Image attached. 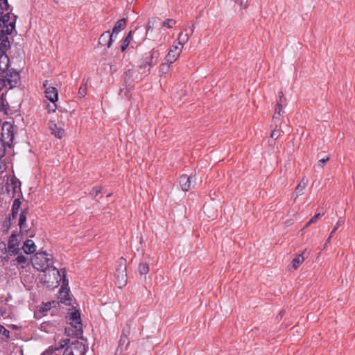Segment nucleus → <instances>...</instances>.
Returning a JSON list of instances; mask_svg holds the SVG:
<instances>
[{"label":"nucleus","instance_id":"1","mask_svg":"<svg viewBox=\"0 0 355 355\" xmlns=\"http://www.w3.org/2000/svg\"><path fill=\"white\" fill-rule=\"evenodd\" d=\"M47 257L48 254L46 252H37L31 260L33 267L37 270L43 272L51 269L55 271L57 275H60L59 270L53 266L52 259Z\"/></svg>","mask_w":355,"mask_h":355},{"label":"nucleus","instance_id":"2","mask_svg":"<svg viewBox=\"0 0 355 355\" xmlns=\"http://www.w3.org/2000/svg\"><path fill=\"white\" fill-rule=\"evenodd\" d=\"M114 277L115 284L119 288H121L125 286L127 282V273L126 259L125 258L121 257L116 261Z\"/></svg>","mask_w":355,"mask_h":355},{"label":"nucleus","instance_id":"3","mask_svg":"<svg viewBox=\"0 0 355 355\" xmlns=\"http://www.w3.org/2000/svg\"><path fill=\"white\" fill-rule=\"evenodd\" d=\"M88 349V346L83 343L75 340L70 342L64 351L63 355H85Z\"/></svg>","mask_w":355,"mask_h":355},{"label":"nucleus","instance_id":"4","mask_svg":"<svg viewBox=\"0 0 355 355\" xmlns=\"http://www.w3.org/2000/svg\"><path fill=\"white\" fill-rule=\"evenodd\" d=\"M0 77L5 78L10 89L15 87L20 80L19 72L13 68H9L6 71V73H3V76H0Z\"/></svg>","mask_w":355,"mask_h":355},{"label":"nucleus","instance_id":"5","mask_svg":"<svg viewBox=\"0 0 355 355\" xmlns=\"http://www.w3.org/2000/svg\"><path fill=\"white\" fill-rule=\"evenodd\" d=\"M1 137L3 141L5 139H8V141L5 142L8 146L10 147L14 139L13 126L10 123L6 121L3 123Z\"/></svg>","mask_w":355,"mask_h":355},{"label":"nucleus","instance_id":"6","mask_svg":"<svg viewBox=\"0 0 355 355\" xmlns=\"http://www.w3.org/2000/svg\"><path fill=\"white\" fill-rule=\"evenodd\" d=\"M64 333L67 336H71L72 338H75L77 339L83 340L84 338L83 336V327L80 325H73L68 327H65Z\"/></svg>","mask_w":355,"mask_h":355},{"label":"nucleus","instance_id":"7","mask_svg":"<svg viewBox=\"0 0 355 355\" xmlns=\"http://www.w3.org/2000/svg\"><path fill=\"white\" fill-rule=\"evenodd\" d=\"M138 73L133 69L127 70L123 74V85L126 87H132Z\"/></svg>","mask_w":355,"mask_h":355},{"label":"nucleus","instance_id":"8","mask_svg":"<svg viewBox=\"0 0 355 355\" xmlns=\"http://www.w3.org/2000/svg\"><path fill=\"white\" fill-rule=\"evenodd\" d=\"M160 55L159 50L155 49H152L148 54H146L144 57L148 62V69H147V73H150V68L156 65L158 62L159 57Z\"/></svg>","mask_w":355,"mask_h":355},{"label":"nucleus","instance_id":"9","mask_svg":"<svg viewBox=\"0 0 355 355\" xmlns=\"http://www.w3.org/2000/svg\"><path fill=\"white\" fill-rule=\"evenodd\" d=\"M7 31V30H0V53H6V51L11 48V43L6 33Z\"/></svg>","mask_w":355,"mask_h":355},{"label":"nucleus","instance_id":"10","mask_svg":"<svg viewBox=\"0 0 355 355\" xmlns=\"http://www.w3.org/2000/svg\"><path fill=\"white\" fill-rule=\"evenodd\" d=\"M114 41V34L109 31H105L99 37L98 44L101 46H107L110 48Z\"/></svg>","mask_w":355,"mask_h":355},{"label":"nucleus","instance_id":"11","mask_svg":"<svg viewBox=\"0 0 355 355\" xmlns=\"http://www.w3.org/2000/svg\"><path fill=\"white\" fill-rule=\"evenodd\" d=\"M130 341L128 338L125 335L121 336L115 355H124V353L127 350Z\"/></svg>","mask_w":355,"mask_h":355},{"label":"nucleus","instance_id":"12","mask_svg":"<svg viewBox=\"0 0 355 355\" xmlns=\"http://www.w3.org/2000/svg\"><path fill=\"white\" fill-rule=\"evenodd\" d=\"M180 52L181 49L179 46H172L165 58L166 61L173 64L178 59Z\"/></svg>","mask_w":355,"mask_h":355},{"label":"nucleus","instance_id":"13","mask_svg":"<svg viewBox=\"0 0 355 355\" xmlns=\"http://www.w3.org/2000/svg\"><path fill=\"white\" fill-rule=\"evenodd\" d=\"M195 179L192 175H182L180 178V184L182 189L188 191L191 188V182Z\"/></svg>","mask_w":355,"mask_h":355},{"label":"nucleus","instance_id":"14","mask_svg":"<svg viewBox=\"0 0 355 355\" xmlns=\"http://www.w3.org/2000/svg\"><path fill=\"white\" fill-rule=\"evenodd\" d=\"M69 314V316L67 317V318L70 325L73 326L74 324L80 325L81 327H83L80 313L78 310H75L74 311L71 312Z\"/></svg>","mask_w":355,"mask_h":355},{"label":"nucleus","instance_id":"15","mask_svg":"<svg viewBox=\"0 0 355 355\" xmlns=\"http://www.w3.org/2000/svg\"><path fill=\"white\" fill-rule=\"evenodd\" d=\"M10 68V58L7 53H0V76Z\"/></svg>","mask_w":355,"mask_h":355},{"label":"nucleus","instance_id":"16","mask_svg":"<svg viewBox=\"0 0 355 355\" xmlns=\"http://www.w3.org/2000/svg\"><path fill=\"white\" fill-rule=\"evenodd\" d=\"M45 96L51 103H55L58 99V92L55 87H49L46 88Z\"/></svg>","mask_w":355,"mask_h":355},{"label":"nucleus","instance_id":"17","mask_svg":"<svg viewBox=\"0 0 355 355\" xmlns=\"http://www.w3.org/2000/svg\"><path fill=\"white\" fill-rule=\"evenodd\" d=\"M49 127L51 131V134L55 135L56 137L61 139L64 136V130L61 128H58L55 123L50 121Z\"/></svg>","mask_w":355,"mask_h":355},{"label":"nucleus","instance_id":"18","mask_svg":"<svg viewBox=\"0 0 355 355\" xmlns=\"http://www.w3.org/2000/svg\"><path fill=\"white\" fill-rule=\"evenodd\" d=\"M22 249L26 254H30L35 252L36 245H35V243L32 240L27 239L24 243Z\"/></svg>","mask_w":355,"mask_h":355},{"label":"nucleus","instance_id":"19","mask_svg":"<svg viewBox=\"0 0 355 355\" xmlns=\"http://www.w3.org/2000/svg\"><path fill=\"white\" fill-rule=\"evenodd\" d=\"M69 288L67 289H60V302L62 303L65 304L66 305H71V299L69 297Z\"/></svg>","mask_w":355,"mask_h":355},{"label":"nucleus","instance_id":"20","mask_svg":"<svg viewBox=\"0 0 355 355\" xmlns=\"http://www.w3.org/2000/svg\"><path fill=\"white\" fill-rule=\"evenodd\" d=\"M127 24V19L125 18H122L118 20L114 24L112 33L114 35L119 33L120 31L124 29Z\"/></svg>","mask_w":355,"mask_h":355},{"label":"nucleus","instance_id":"21","mask_svg":"<svg viewBox=\"0 0 355 355\" xmlns=\"http://www.w3.org/2000/svg\"><path fill=\"white\" fill-rule=\"evenodd\" d=\"M21 204V202L19 198H16L14 200L11 209V214L9 215L11 216L12 219H15L17 216L18 215Z\"/></svg>","mask_w":355,"mask_h":355},{"label":"nucleus","instance_id":"22","mask_svg":"<svg viewBox=\"0 0 355 355\" xmlns=\"http://www.w3.org/2000/svg\"><path fill=\"white\" fill-rule=\"evenodd\" d=\"M3 10H0V28H2L8 23L10 19V14L12 8H11L10 11L6 14H3Z\"/></svg>","mask_w":355,"mask_h":355},{"label":"nucleus","instance_id":"23","mask_svg":"<svg viewBox=\"0 0 355 355\" xmlns=\"http://www.w3.org/2000/svg\"><path fill=\"white\" fill-rule=\"evenodd\" d=\"M10 185L12 189V197L15 196L17 192L19 191L21 193V182L17 178L15 177L12 178L10 179Z\"/></svg>","mask_w":355,"mask_h":355},{"label":"nucleus","instance_id":"24","mask_svg":"<svg viewBox=\"0 0 355 355\" xmlns=\"http://www.w3.org/2000/svg\"><path fill=\"white\" fill-rule=\"evenodd\" d=\"M15 260L17 261V265L21 268H26V267H28L29 266L28 259L25 256H24L22 254L17 256V257L16 258Z\"/></svg>","mask_w":355,"mask_h":355},{"label":"nucleus","instance_id":"25","mask_svg":"<svg viewBox=\"0 0 355 355\" xmlns=\"http://www.w3.org/2000/svg\"><path fill=\"white\" fill-rule=\"evenodd\" d=\"M137 272L140 275H146L149 272V264L141 262L138 266Z\"/></svg>","mask_w":355,"mask_h":355},{"label":"nucleus","instance_id":"26","mask_svg":"<svg viewBox=\"0 0 355 355\" xmlns=\"http://www.w3.org/2000/svg\"><path fill=\"white\" fill-rule=\"evenodd\" d=\"M19 245V241L16 237V235L15 234H12L9 238L8 243V249H14L15 248H17Z\"/></svg>","mask_w":355,"mask_h":355},{"label":"nucleus","instance_id":"27","mask_svg":"<svg viewBox=\"0 0 355 355\" xmlns=\"http://www.w3.org/2000/svg\"><path fill=\"white\" fill-rule=\"evenodd\" d=\"M87 80L85 78H83L82 80V83L78 89V96L79 98H83L85 96L87 93Z\"/></svg>","mask_w":355,"mask_h":355},{"label":"nucleus","instance_id":"28","mask_svg":"<svg viewBox=\"0 0 355 355\" xmlns=\"http://www.w3.org/2000/svg\"><path fill=\"white\" fill-rule=\"evenodd\" d=\"M16 22L15 19H12V21L8 23L6 26H3L1 30H7L6 32V35H10L12 33V31L15 30Z\"/></svg>","mask_w":355,"mask_h":355},{"label":"nucleus","instance_id":"29","mask_svg":"<svg viewBox=\"0 0 355 355\" xmlns=\"http://www.w3.org/2000/svg\"><path fill=\"white\" fill-rule=\"evenodd\" d=\"M304 261L303 254H299L292 260V266L295 270L299 268L300 265Z\"/></svg>","mask_w":355,"mask_h":355},{"label":"nucleus","instance_id":"30","mask_svg":"<svg viewBox=\"0 0 355 355\" xmlns=\"http://www.w3.org/2000/svg\"><path fill=\"white\" fill-rule=\"evenodd\" d=\"M307 183H308V180L306 179L305 178H303L302 179V180L300 182V183L298 184V185L296 187L295 193L297 195H301L302 191L306 187Z\"/></svg>","mask_w":355,"mask_h":355},{"label":"nucleus","instance_id":"31","mask_svg":"<svg viewBox=\"0 0 355 355\" xmlns=\"http://www.w3.org/2000/svg\"><path fill=\"white\" fill-rule=\"evenodd\" d=\"M59 272H60V275H58L59 276H61L60 272H62V284L61 286V288L60 289H67V288H69L67 287L68 284H69V281H68V279H67V277H66V270H65V268L60 269V270H59Z\"/></svg>","mask_w":355,"mask_h":355},{"label":"nucleus","instance_id":"32","mask_svg":"<svg viewBox=\"0 0 355 355\" xmlns=\"http://www.w3.org/2000/svg\"><path fill=\"white\" fill-rule=\"evenodd\" d=\"M171 64H169L167 61L166 62L162 63L159 66V76H164L168 72L170 65Z\"/></svg>","mask_w":355,"mask_h":355},{"label":"nucleus","instance_id":"33","mask_svg":"<svg viewBox=\"0 0 355 355\" xmlns=\"http://www.w3.org/2000/svg\"><path fill=\"white\" fill-rule=\"evenodd\" d=\"M132 39V31H130L128 35L125 37V39L123 41V43L121 46V51L123 52L128 45L130 44V40Z\"/></svg>","mask_w":355,"mask_h":355},{"label":"nucleus","instance_id":"34","mask_svg":"<svg viewBox=\"0 0 355 355\" xmlns=\"http://www.w3.org/2000/svg\"><path fill=\"white\" fill-rule=\"evenodd\" d=\"M70 343V339L66 338L64 340H62L61 342H60L58 344H55L54 347V349H51L52 350H60L63 349L65 346H68V345Z\"/></svg>","mask_w":355,"mask_h":355},{"label":"nucleus","instance_id":"35","mask_svg":"<svg viewBox=\"0 0 355 355\" xmlns=\"http://www.w3.org/2000/svg\"><path fill=\"white\" fill-rule=\"evenodd\" d=\"M10 338V331L6 329L4 327L0 331V340L4 342H7Z\"/></svg>","mask_w":355,"mask_h":355},{"label":"nucleus","instance_id":"36","mask_svg":"<svg viewBox=\"0 0 355 355\" xmlns=\"http://www.w3.org/2000/svg\"><path fill=\"white\" fill-rule=\"evenodd\" d=\"M139 68L141 71L142 73H147V70L146 68L148 69V60H146L145 58H143V60H141V63L139 64Z\"/></svg>","mask_w":355,"mask_h":355},{"label":"nucleus","instance_id":"37","mask_svg":"<svg viewBox=\"0 0 355 355\" xmlns=\"http://www.w3.org/2000/svg\"><path fill=\"white\" fill-rule=\"evenodd\" d=\"M175 24V20L173 19H166V20L162 22V26L166 27L168 28H171Z\"/></svg>","mask_w":355,"mask_h":355},{"label":"nucleus","instance_id":"38","mask_svg":"<svg viewBox=\"0 0 355 355\" xmlns=\"http://www.w3.org/2000/svg\"><path fill=\"white\" fill-rule=\"evenodd\" d=\"M324 215V213H318L315 216H313L305 225L304 228H306L311 225L312 223H314L317 221L318 219H319L320 217H322Z\"/></svg>","mask_w":355,"mask_h":355},{"label":"nucleus","instance_id":"39","mask_svg":"<svg viewBox=\"0 0 355 355\" xmlns=\"http://www.w3.org/2000/svg\"><path fill=\"white\" fill-rule=\"evenodd\" d=\"M189 37V33L184 34L183 33H181L178 37L179 44L182 46L184 44H185L188 41Z\"/></svg>","mask_w":355,"mask_h":355},{"label":"nucleus","instance_id":"40","mask_svg":"<svg viewBox=\"0 0 355 355\" xmlns=\"http://www.w3.org/2000/svg\"><path fill=\"white\" fill-rule=\"evenodd\" d=\"M20 230L21 232H24L26 233V235L31 238L35 236V232L31 231V230L28 227L26 223H25L23 227H20Z\"/></svg>","mask_w":355,"mask_h":355},{"label":"nucleus","instance_id":"41","mask_svg":"<svg viewBox=\"0 0 355 355\" xmlns=\"http://www.w3.org/2000/svg\"><path fill=\"white\" fill-rule=\"evenodd\" d=\"M157 23V18L153 17L150 19L146 25V31H153Z\"/></svg>","mask_w":355,"mask_h":355},{"label":"nucleus","instance_id":"42","mask_svg":"<svg viewBox=\"0 0 355 355\" xmlns=\"http://www.w3.org/2000/svg\"><path fill=\"white\" fill-rule=\"evenodd\" d=\"M6 142L0 137V158L3 157L6 154Z\"/></svg>","mask_w":355,"mask_h":355},{"label":"nucleus","instance_id":"43","mask_svg":"<svg viewBox=\"0 0 355 355\" xmlns=\"http://www.w3.org/2000/svg\"><path fill=\"white\" fill-rule=\"evenodd\" d=\"M102 187H95L92 189V190L90 191L89 195L92 196H94V198H96L99 193H101Z\"/></svg>","mask_w":355,"mask_h":355},{"label":"nucleus","instance_id":"44","mask_svg":"<svg viewBox=\"0 0 355 355\" xmlns=\"http://www.w3.org/2000/svg\"><path fill=\"white\" fill-rule=\"evenodd\" d=\"M130 87H125V88H121L119 90V94L122 97L125 96V97L128 98L129 95H130Z\"/></svg>","mask_w":355,"mask_h":355},{"label":"nucleus","instance_id":"45","mask_svg":"<svg viewBox=\"0 0 355 355\" xmlns=\"http://www.w3.org/2000/svg\"><path fill=\"white\" fill-rule=\"evenodd\" d=\"M12 218L10 216H8V218H6L5 221L3 222V227L5 229V230L6 232L8 231V230L10 229V226H11V220H12Z\"/></svg>","mask_w":355,"mask_h":355},{"label":"nucleus","instance_id":"46","mask_svg":"<svg viewBox=\"0 0 355 355\" xmlns=\"http://www.w3.org/2000/svg\"><path fill=\"white\" fill-rule=\"evenodd\" d=\"M10 7L8 0H0V10H9Z\"/></svg>","mask_w":355,"mask_h":355},{"label":"nucleus","instance_id":"47","mask_svg":"<svg viewBox=\"0 0 355 355\" xmlns=\"http://www.w3.org/2000/svg\"><path fill=\"white\" fill-rule=\"evenodd\" d=\"M277 128H274L270 134V137L273 139L274 140H276L280 135V130L276 129Z\"/></svg>","mask_w":355,"mask_h":355},{"label":"nucleus","instance_id":"48","mask_svg":"<svg viewBox=\"0 0 355 355\" xmlns=\"http://www.w3.org/2000/svg\"><path fill=\"white\" fill-rule=\"evenodd\" d=\"M329 157L327 156L326 157H323L318 160V166L320 168H323L326 163L329 161Z\"/></svg>","mask_w":355,"mask_h":355},{"label":"nucleus","instance_id":"49","mask_svg":"<svg viewBox=\"0 0 355 355\" xmlns=\"http://www.w3.org/2000/svg\"><path fill=\"white\" fill-rule=\"evenodd\" d=\"M26 216H24V214H19V227H23L25 223H26Z\"/></svg>","mask_w":355,"mask_h":355},{"label":"nucleus","instance_id":"50","mask_svg":"<svg viewBox=\"0 0 355 355\" xmlns=\"http://www.w3.org/2000/svg\"><path fill=\"white\" fill-rule=\"evenodd\" d=\"M130 324L129 322H128L126 324V327L124 328L122 331V334L121 336H125L126 337L128 338V336L130 335Z\"/></svg>","mask_w":355,"mask_h":355},{"label":"nucleus","instance_id":"51","mask_svg":"<svg viewBox=\"0 0 355 355\" xmlns=\"http://www.w3.org/2000/svg\"><path fill=\"white\" fill-rule=\"evenodd\" d=\"M282 109H283L282 103L277 102L276 105H275L276 114L281 116V112L282 111Z\"/></svg>","mask_w":355,"mask_h":355},{"label":"nucleus","instance_id":"52","mask_svg":"<svg viewBox=\"0 0 355 355\" xmlns=\"http://www.w3.org/2000/svg\"><path fill=\"white\" fill-rule=\"evenodd\" d=\"M7 85H8L5 78L0 77V90L2 89L3 87H6Z\"/></svg>","mask_w":355,"mask_h":355},{"label":"nucleus","instance_id":"53","mask_svg":"<svg viewBox=\"0 0 355 355\" xmlns=\"http://www.w3.org/2000/svg\"><path fill=\"white\" fill-rule=\"evenodd\" d=\"M273 120L275 121V126L277 128L278 125L277 123L280 124L281 121H280V116H279L278 114H276V112H275V114L273 115Z\"/></svg>","mask_w":355,"mask_h":355},{"label":"nucleus","instance_id":"54","mask_svg":"<svg viewBox=\"0 0 355 355\" xmlns=\"http://www.w3.org/2000/svg\"><path fill=\"white\" fill-rule=\"evenodd\" d=\"M51 349H54L53 346H51L49 347L48 349H46L42 355H52L53 352H55V350H52Z\"/></svg>","mask_w":355,"mask_h":355},{"label":"nucleus","instance_id":"55","mask_svg":"<svg viewBox=\"0 0 355 355\" xmlns=\"http://www.w3.org/2000/svg\"><path fill=\"white\" fill-rule=\"evenodd\" d=\"M56 108H57V106L55 103H53L52 105H47V110H48L49 112H55Z\"/></svg>","mask_w":355,"mask_h":355},{"label":"nucleus","instance_id":"56","mask_svg":"<svg viewBox=\"0 0 355 355\" xmlns=\"http://www.w3.org/2000/svg\"><path fill=\"white\" fill-rule=\"evenodd\" d=\"M8 251L12 254H17L19 252V249L18 248H15L14 249L8 250Z\"/></svg>","mask_w":355,"mask_h":355},{"label":"nucleus","instance_id":"57","mask_svg":"<svg viewBox=\"0 0 355 355\" xmlns=\"http://www.w3.org/2000/svg\"><path fill=\"white\" fill-rule=\"evenodd\" d=\"M0 108L1 110H6V105L3 98H0Z\"/></svg>","mask_w":355,"mask_h":355},{"label":"nucleus","instance_id":"58","mask_svg":"<svg viewBox=\"0 0 355 355\" xmlns=\"http://www.w3.org/2000/svg\"><path fill=\"white\" fill-rule=\"evenodd\" d=\"M28 214V208H21L20 214H24V216H27V214Z\"/></svg>","mask_w":355,"mask_h":355},{"label":"nucleus","instance_id":"59","mask_svg":"<svg viewBox=\"0 0 355 355\" xmlns=\"http://www.w3.org/2000/svg\"><path fill=\"white\" fill-rule=\"evenodd\" d=\"M279 100L277 101V102H281L282 103L284 101H285L286 99L284 98V94L282 92H280L279 93Z\"/></svg>","mask_w":355,"mask_h":355},{"label":"nucleus","instance_id":"60","mask_svg":"<svg viewBox=\"0 0 355 355\" xmlns=\"http://www.w3.org/2000/svg\"><path fill=\"white\" fill-rule=\"evenodd\" d=\"M6 312V306H1L0 307V313L1 315H3Z\"/></svg>","mask_w":355,"mask_h":355},{"label":"nucleus","instance_id":"61","mask_svg":"<svg viewBox=\"0 0 355 355\" xmlns=\"http://www.w3.org/2000/svg\"><path fill=\"white\" fill-rule=\"evenodd\" d=\"M344 223V220H341L340 219L336 224V225L334 227H337V230L338 229V227Z\"/></svg>","mask_w":355,"mask_h":355},{"label":"nucleus","instance_id":"62","mask_svg":"<svg viewBox=\"0 0 355 355\" xmlns=\"http://www.w3.org/2000/svg\"><path fill=\"white\" fill-rule=\"evenodd\" d=\"M336 230H337V227H334V229L332 230V231L331 232L329 237L331 238L334 236V234Z\"/></svg>","mask_w":355,"mask_h":355},{"label":"nucleus","instance_id":"63","mask_svg":"<svg viewBox=\"0 0 355 355\" xmlns=\"http://www.w3.org/2000/svg\"><path fill=\"white\" fill-rule=\"evenodd\" d=\"M49 322H44L42 324V328H45L46 326L49 325Z\"/></svg>","mask_w":355,"mask_h":355},{"label":"nucleus","instance_id":"64","mask_svg":"<svg viewBox=\"0 0 355 355\" xmlns=\"http://www.w3.org/2000/svg\"><path fill=\"white\" fill-rule=\"evenodd\" d=\"M10 184H9L8 182H7V183L6 184V191H7V192H8V193H9V192H10Z\"/></svg>","mask_w":355,"mask_h":355}]
</instances>
